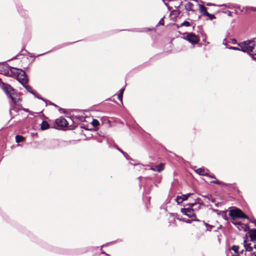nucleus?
I'll return each instance as SVG.
<instances>
[{"mask_svg": "<svg viewBox=\"0 0 256 256\" xmlns=\"http://www.w3.org/2000/svg\"><path fill=\"white\" fill-rule=\"evenodd\" d=\"M207 5H208V6H212V4L211 3H208V4H207Z\"/></svg>", "mask_w": 256, "mask_h": 256, "instance_id": "f704fd0d", "label": "nucleus"}, {"mask_svg": "<svg viewBox=\"0 0 256 256\" xmlns=\"http://www.w3.org/2000/svg\"><path fill=\"white\" fill-rule=\"evenodd\" d=\"M250 222L256 225V219L250 220Z\"/></svg>", "mask_w": 256, "mask_h": 256, "instance_id": "bb28decb", "label": "nucleus"}, {"mask_svg": "<svg viewBox=\"0 0 256 256\" xmlns=\"http://www.w3.org/2000/svg\"><path fill=\"white\" fill-rule=\"evenodd\" d=\"M224 218L226 220H228V218L227 217L226 215L225 214L224 216Z\"/></svg>", "mask_w": 256, "mask_h": 256, "instance_id": "473e14b6", "label": "nucleus"}, {"mask_svg": "<svg viewBox=\"0 0 256 256\" xmlns=\"http://www.w3.org/2000/svg\"><path fill=\"white\" fill-rule=\"evenodd\" d=\"M241 48V51L250 53L252 52L254 46H255L254 40H246L243 42L238 43V44Z\"/></svg>", "mask_w": 256, "mask_h": 256, "instance_id": "7ed1b4c3", "label": "nucleus"}, {"mask_svg": "<svg viewBox=\"0 0 256 256\" xmlns=\"http://www.w3.org/2000/svg\"><path fill=\"white\" fill-rule=\"evenodd\" d=\"M228 48L232 50H241V48H240L235 46H230Z\"/></svg>", "mask_w": 256, "mask_h": 256, "instance_id": "5701e85b", "label": "nucleus"}, {"mask_svg": "<svg viewBox=\"0 0 256 256\" xmlns=\"http://www.w3.org/2000/svg\"><path fill=\"white\" fill-rule=\"evenodd\" d=\"M196 203L197 202H196L194 203L189 204L188 205H189L190 207H193L196 204ZM181 212L188 217L192 218V220L196 218V216L194 213V209L192 208H182L181 209Z\"/></svg>", "mask_w": 256, "mask_h": 256, "instance_id": "39448f33", "label": "nucleus"}, {"mask_svg": "<svg viewBox=\"0 0 256 256\" xmlns=\"http://www.w3.org/2000/svg\"><path fill=\"white\" fill-rule=\"evenodd\" d=\"M231 249L234 251L236 254H238L239 246H238L234 245L232 246Z\"/></svg>", "mask_w": 256, "mask_h": 256, "instance_id": "aec40b11", "label": "nucleus"}, {"mask_svg": "<svg viewBox=\"0 0 256 256\" xmlns=\"http://www.w3.org/2000/svg\"><path fill=\"white\" fill-rule=\"evenodd\" d=\"M198 208H200V206H201V204H200V203H198Z\"/></svg>", "mask_w": 256, "mask_h": 256, "instance_id": "72a5a7b5", "label": "nucleus"}, {"mask_svg": "<svg viewBox=\"0 0 256 256\" xmlns=\"http://www.w3.org/2000/svg\"><path fill=\"white\" fill-rule=\"evenodd\" d=\"M199 8H200V12H201L203 13L204 15L206 16H214V15L209 14L207 12L206 8L204 6H203L202 4H200Z\"/></svg>", "mask_w": 256, "mask_h": 256, "instance_id": "9b49d317", "label": "nucleus"}, {"mask_svg": "<svg viewBox=\"0 0 256 256\" xmlns=\"http://www.w3.org/2000/svg\"><path fill=\"white\" fill-rule=\"evenodd\" d=\"M248 236L250 237V241L255 242L256 241V229L252 228L249 230V232H248L246 236Z\"/></svg>", "mask_w": 256, "mask_h": 256, "instance_id": "1a4fd4ad", "label": "nucleus"}, {"mask_svg": "<svg viewBox=\"0 0 256 256\" xmlns=\"http://www.w3.org/2000/svg\"><path fill=\"white\" fill-rule=\"evenodd\" d=\"M2 88L6 94L12 101V102L18 104L19 101L20 100V96H18L16 92L11 86L6 84H2Z\"/></svg>", "mask_w": 256, "mask_h": 256, "instance_id": "f257e3e1", "label": "nucleus"}, {"mask_svg": "<svg viewBox=\"0 0 256 256\" xmlns=\"http://www.w3.org/2000/svg\"><path fill=\"white\" fill-rule=\"evenodd\" d=\"M49 124L46 121H43L41 124V129L42 130H46L49 128Z\"/></svg>", "mask_w": 256, "mask_h": 256, "instance_id": "dca6fc26", "label": "nucleus"}, {"mask_svg": "<svg viewBox=\"0 0 256 256\" xmlns=\"http://www.w3.org/2000/svg\"><path fill=\"white\" fill-rule=\"evenodd\" d=\"M165 168V164L164 163H160V164L156 166H152L150 167V170L154 172H160Z\"/></svg>", "mask_w": 256, "mask_h": 256, "instance_id": "0eeeda50", "label": "nucleus"}, {"mask_svg": "<svg viewBox=\"0 0 256 256\" xmlns=\"http://www.w3.org/2000/svg\"><path fill=\"white\" fill-rule=\"evenodd\" d=\"M10 71L12 73L17 76L18 80L23 86L27 84L28 78L24 71L14 68H10Z\"/></svg>", "mask_w": 256, "mask_h": 256, "instance_id": "f03ea898", "label": "nucleus"}, {"mask_svg": "<svg viewBox=\"0 0 256 256\" xmlns=\"http://www.w3.org/2000/svg\"><path fill=\"white\" fill-rule=\"evenodd\" d=\"M253 254H254V256H256V253L254 252Z\"/></svg>", "mask_w": 256, "mask_h": 256, "instance_id": "a19ab883", "label": "nucleus"}, {"mask_svg": "<svg viewBox=\"0 0 256 256\" xmlns=\"http://www.w3.org/2000/svg\"><path fill=\"white\" fill-rule=\"evenodd\" d=\"M247 8L252 10L256 11V8L254 7H250L248 8Z\"/></svg>", "mask_w": 256, "mask_h": 256, "instance_id": "cd10ccee", "label": "nucleus"}, {"mask_svg": "<svg viewBox=\"0 0 256 256\" xmlns=\"http://www.w3.org/2000/svg\"><path fill=\"white\" fill-rule=\"evenodd\" d=\"M231 222L236 226L242 224V223L240 222H237L236 221V220H232Z\"/></svg>", "mask_w": 256, "mask_h": 256, "instance_id": "b1692460", "label": "nucleus"}, {"mask_svg": "<svg viewBox=\"0 0 256 256\" xmlns=\"http://www.w3.org/2000/svg\"><path fill=\"white\" fill-rule=\"evenodd\" d=\"M229 216L232 218V220H234L236 218H243L249 219L248 215L244 213V212L237 208H235L230 210Z\"/></svg>", "mask_w": 256, "mask_h": 256, "instance_id": "20e7f679", "label": "nucleus"}, {"mask_svg": "<svg viewBox=\"0 0 256 256\" xmlns=\"http://www.w3.org/2000/svg\"><path fill=\"white\" fill-rule=\"evenodd\" d=\"M222 44H224L226 45V39L224 40L223 42H222Z\"/></svg>", "mask_w": 256, "mask_h": 256, "instance_id": "c756f323", "label": "nucleus"}, {"mask_svg": "<svg viewBox=\"0 0 256 256\" xmlns=\"http://www.w3.org/2000/svg\"><path fill=\"white\" fill-rule=\"evenodd\" d=\"M193 6L192 4L188 2L186 4L185 7L186 10H192Z\"/></svg>", "mask_w": 256, "mask_h": 256, "instance_id": "a211bd4d", "label": "nucleus"}, {"mask_svg": "<svg viewBox=\"0 0 256 256\" xmlns=\"http://www.w3.org/2000/svg\"><path fill=\"white\" fill-rule=\"evenodd\" d=\"M56 123L58 126L65 127L68 124L67 120L64 118L60 117L56 120Z\"/></svg>", "mask_w": 256, "mask_h": 256, "instance_id": "6e6552de", "label": "nucleus"}, {"mask_svg": "<svg viewBox=\"0 0 256 256\" xmlns=\"http://www.w3.org/2000/svg\"><path fill=\"white\" fill-rule=\"evenodd\" d=\"M208 176H210V177L212 178H214L216 180H214L210 181V182L213 183V184H219V185H220V184H224V183L222 182L216 180V176H210L209 175Z\"/></svg>", "mask_w": 256, "mask_h": 256, "instance_id": "2eb2a0df", "label": "nucleus"}, {"mask_svg": "<svg viewBox=\"0 0 256 256\" xmlns=\"http://www.w3.org/2000/svg\"><path fill=\"white\" fill-rule=\"evenodd\" d=\"M15 138L16 143L24 142L25 140V138L20 135H16L15 137Z\"/></svg>", "mask_w": 256, "mask_h": 256, "instance_id": "4468645a", "label": "nucleus"}, {"mask_svg": "<svg viewBox=\"0 0 256 256\" xmlns=\"http://www.w3.org/2000/svg\"><path fill=\"white\" fill-rule=\"evenodd\" d=\"M236 40L234 39L232 40V43L233 44H236Z\"/></svg>", "mask_w": 256, "mask_h": 256, "instance_id": "7c9ffc66", "label": "nucleus"}, {"mask_svg": "<svg viewBox=\"0 0 256 256\" xmlns=\"http://www.w3.org/2000/svg\"><path fill=\"white\" fill-rule=\"evenodd\" d=\"M92 124L94 126L96 127L100 124V122L97 120L93 119Z\"/></svg>", "mask_w": 256, "mask_h": 256, "instance_id": "412c9836", "label": "nucleus"}, {"mask_svg": "<svg viewBox=\"0 0 256 256\" xmlns=\"http://www.w3.org/2000/svg\"><path fill=\"white\" fill-rule=\"evenodd\" d=\"M196 172L200 176H209L208 173L205 172V170L203 168H198L196 170Z\"/></svg>", "mask_w": 256, "mask_h": 256, "instance_id": "ddd939ff", "label": "nucleus"}, {"mask_svg": "<svg viewBox=\"0 0 256 256\" xmlns=\"http://www.w3.org/2000/svg\"><path fill=\"white\" fill-rule=\"evenodd\" d=\"M101 254L104 255V256H109V255L106 254L105 252H102Z\"/></svg>", "mask_w": 256, "mask_h": 256, "instance_id": "2f4dec72", "label": "nucleus"}, {"mask_svg": "<svg viewBox=\"0 0 256 256\" xmlns=\"http://www.w3.org/2000/svg\"><path fill=\"white\" fill-rule=\"evenodd\" d=\"M252 40H254V43H255L256 42V38H254Z\"/></svg>", "mask_w": 256, "mask_h": 256, "instance_id": "58836bf2", "label": "nucleus"}, {"mask_svg": "<svg viewBox=\"0 0 256 256\" xmlns=\"http://www.w3.org/2000/svg\"><path fill=\"white\" fill-rule=\"evenodd\" d=\"M186 40L192 44H196L199 42L198 38L193 34H188L186 36Z\"/></svg>", "mask_w": 256, "mask_h": 256, "instance_id": "423d86ee", "label": "nucleus"}, {"mask_svg": "<svg viewBox=\"0 0 256 256\" xmlns=\"http://www.w3.org/2000/svg\"><path fill=\"white\" fill-rule=\"evenodd\" d=\"M254 248L256 250V244L254 246Z\"/></svg>", "mask_w": 256, "mask_h": 256, "instance_id": "ea45409f", "label": "nucleus"}, {"mask_svg": "<svg viewBox=\"0 0 256 256\" xmlns=\"http://www.w3.org/2000/svg\"><path fill=\"white\" fill-rule=\"evenodd\" d=\"M158 24L164 25V18H162L159 22Z\"/></svg>", "mask_w": 256, "mask_h": 256, "instance_id": "a878e982", "label": "nucleus"}, {"mask_svg": "<svg viewBox=\"0 0 256 256\" xmlns=\"http://www.w3.org/2000/svg\"><path fill=\"white\" fill-rule=\"evenodd\" d=\"M24 86L28 91L34 94V95H36L35 92L32 90V88L31 86L26 84H24Z\"/></svg>", "mask_w": 256, "mask_h": 256, "instance_id": "f3484780", "label": "nucleus"}, {"mask_svg": "<svg viewBox=\"0 0 256 256\" xmlns=\"http://www.w3.org/2000/svg\"><path fill=\"white\" fill-rule=\"evenodd\" d=\"M180 26H190V22H188V21H184V22H183L181 24Z\"/></svg>", "mask_w": 256, "mask_h": 256, "instance_id": "4be33fe9", "label": "nucleus"}, {"mask_svg": "<svg viewBox=\"0 0 256 256\" xmlns=\"http://www.w3.org/2000/svg\"><path fill=\"white\" fill-rule=\"evenodd\" d=\"M124 92V88H122L120 90V94H123Z\"/></svg>", "mask_w": 256, "mask_h": 256, "instance_id": "c85d7f7f", "label": "nucleus"}, {"mask_svg": "<svg viewBox=\"0 0 256 256\" xmlns=\"http://www.w3.org/2000/svg\"><path fill=\"white\" fill-rule=\"evenodd\" d=\"M209 16L210 17V18L211 19H212L213 18H214V16Z\"/></svg>", "mask_w": 256, "mask_h": 256, "instance_id": "4c0bfd02", "label": "nucleus"}, {"mask_svg": "<svg viewBox=\"0 0 256 256\" xmlns=\"http://www.w3.org/2000/svg\"><path fill=\"white\" fill-rule=\"evenodd\" d=\"M240 226H242V228L243 229L244 231V232L248 231V232H249V230H251L248 224H240Z\"/></svg>", "mask_w": 256, "mask_h": 256, "instance_id": "6ab92c4d", "label": "nucleus"}, {"mask_svg": "<svg viewBox=\"0 0 256 256\" xmlns=\"http://www.w3.org/2000/svg\"><path fill=\"white\" fill-rule=\"evenodd\" d=\"M5 74H8V75H10L8 72H5Z\"/></svg>", "mask_w": 256, "mask_h": 256, "instance_id": "c9c22d12", "label": "nucleus"}, {"mask_svg": "<svg viewBox=\"0 0 256 256\" xmlns=\"http://www.w3.org/2000/svg\"><path fill=\"white\" fill-rule=\"evenodd\" d=\"M122 94H119L118 96V100L121 101L122 102Z\"/></svg>", "mask_w": 256, "mask_h": 256, "instance_id": "393cba45", "label": "nucleus"}, {"mask_svg": "<svg viewBox=\"0 0 256 256\" xmlns=\"http://www.w3.org/2000/svg\"><path fill=\"white\" fill-rule=\"evenodd\" d=\"M192 194L189 193L186 194H182L180 196H178L176 197V200L178 204H180L183 201L188 200V198Z\"/></svg>", "mask_w": 256, "mask_h": 256, "instance_id": "9d476101", "label": "nucleus"}, {"mask_svg": "<svg viewBox=\"0 0 256 256\" xmlns=\"http://www.w3.org/2000/svg\"><path fill=\"white\" fill-rule=\"evenodd\" d=\"M252 58L253 60H256V58H254V56H252Z\"/></svg>", "mask_w": 256, "mask_h": 256, "instance_id": "e433bc0d", "label": "nucleus"}, {"mask_svg": "<svg viewBox=\"0 0 256 256\" xmlns=\"http://www.w3.org/2000/svg\"><path fill=\"white\" fill-rule=\"evenodd\" d=\"M244 246L246 251L252 252L253 250L254 247L251 246L250 244H248L246 240H244Z\"/></svg>", "mask_w": 256, "mask_h": 256, "instance_id": "f8f14e48", "label": "nucleus"}, {"mask_svg": "<svg viewBox=\"0 0 256 256\" xmlns=\"http://www.w3.org/2000/svg\"><path fill=\"white\" fill-rule=\"evenodd\" d=\"M243 251H244V250H242L241 251L240 253H241V254H242Z\"/></svg>", "mask_w": 256, "mask_h": 256, "instance_id": "79ce46f5", "label": "nucleus"}]
</instances>
